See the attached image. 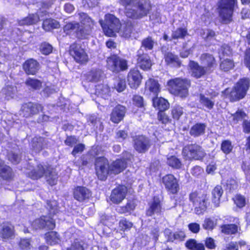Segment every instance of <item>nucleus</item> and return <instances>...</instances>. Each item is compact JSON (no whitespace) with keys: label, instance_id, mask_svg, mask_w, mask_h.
<instances>
[{"label":"nucleus","instance_id":"nucleus-10","mask_svg":"<svg viewBox=\"0 0 250 250\" xmlns=\"http://www.w3.org/2000/svg\"><path fill=\"white\" fill-rule=\"evenodd\" d=\"M69 53L75 61L80 63H85L88 61V56L81 45L78 43H73L70 46Z\"/></svg>","mask_w":250,"mask_h":250},{"label":"nucleus","instance_id":"nucleus-42","mask_svg":"<svg viewBox=\"0 0 250 250\" xmlns=\"http://www.w3.org/2000/svg\"><path fill=\"white\" fill-rule=\"evenodd\" d=\"M39 21V17L35 14H29L27 17H25L19 21V24L20 25H29L36 23Z\"/></svg>","mask_w":250,"mask_h":250},{"label":"nucleus","instance_id":"nucleus-3","mask_svg":"<svg viewBox=\"0 0 250 250\" xmlns=\"http://www.w3.org/2000/svg\"><path fill=\"white\" fill-rule=\"evenodd\" d=\"M167 85L172 93L181 98H185L188 95V88L190 85V82L187 79L176 78L169 80Z\"/></svg>","mask_w":250,"mask_h":250},{"label":"nucleus","instance_id":"nucleus-43","mask_svg":"<svg viewBox=\"0 0 250 250\" xmlns=\"http://www.w3.org/2000/svg\"><path fill=\"white\" fill-rule=\"evenodd\" d=\"M223 192L222 188L220 186H217L214 188L212 191V202L216 207L219 206L220 204V199Z\"/></svg>","mask_w":250,"mask_h":250},{"label":"nucleus","instance_id":"nucleus-53","mask_svg":"<svg viewBox=\"0 0 250 250\" xmlns=\"http://www.w3.org/2000/svg\"><path fill=\"white\" fill-rule=\"evenodd\" d=\"M233 199L235 204L239 208H242L246 205V198L243 195L237 194Z\"/></svg>","mask_w":250,"mask_h":250},{"label":"nucleus","instance_id":"nucleus-14","mask_svg":"<svg viewBox=\"0 0 250 250\" xmlns=\"http://www.w3.org/2000/svg\"><path fill=\"white\" fill-rule=\"evenodd\" d=\"M32 226L35 229H53L55 227V222L52 218L43 216L36 219L32 223Z\"/></svg>","mask_w":250,"mask_h":250},{"label":"nucleus","instance_id":"nucleus-59","mask_svg":"<svg viewBox=\"0 0 250 250\" xmlns=\"http://www.w3.org/2000/svg\"><path fill=\"white\" fill-rule=\"evenodd\" d=\"M233 121L236 124L246 117V114L242 110H238L235 113L232 114Z\"/></svg>","mask_w":250,"mask_h":250},{"label":"nucleus","instance_id":"nucleus-36","mask_svg":"<svg viewBox=\"0 0 250 250\" xmlns=\"http://www.w3.org/2000/svg\"><path fill=\"white\" fill-rule=\"evenodd\" d=\"M153 105L159 112L164 111L168 108L169 104L167 100L162 98L154 97L152 98Z\"/></svg>","mask_w":250,"mask_h":250},{"label":"nucleus","instance_id":"nucleus-55","mask_svg":"<svg viewBox=\"0 0 250 250\" xmlns=\"http://www.w3.org/2000/svg\"><path fill=\"white\" fill-rule=\"evenodd\" d=\"M231 54V51L230 47L227 45H223L220 51V60H224L225 57L229 56Z\"/></svg>","mask_w":250,"mask_h":250},{"label":"nucleus","instance_id":"nucleus-13","mask_svg":"<svg viewBox=\"0 0 250 250\" xmlns=\"http://www.w3.org/2000/svg\"><path fill=\"white\" fill-rule=\"evenodd\" d=\"M42 110V106L41 104L29 102L22 105L20 114L23 117L28 118L37 114Z\"/></svg>","mask_w":250,"mask_h":250},{"label":"nucleus","instance_id":"nucleus-52","mask_svg":"<svg viewBox=\"0 0 250 250\" xmlns=\"http://www.w3.org/2000/svg\"><path fill=\"white\" fill-rule=\"evenodd\" d=\"M233 149V146L230 141L225 140L222 143L221 150L226 154L230 153Z\"/></svg>","mask_w":250,"mask_h":250},{"label":"nucleus","instance_id":"nucleus-45","mask_svg":"<svg viewBox=\"0 0 250 250\" xmlns=\"http://www.w3.org/2000/svg\"><path fill=\"white\" fill-rule=\"evenodd\" d=\"M59 27V23L54 19H46L43 21L42 27L46 31H49L52 29L58 28Z\"/></svg>","mask_w":250,"mask_h":250},{"label":"nucleus","instance_id":"nucleus-24","mask_svg":"<svg viewBox=\"0 0 250 250\" xmlns=\"http://www.w3.org/2000/svg\"><path fill=\"white\" fill-rule=\"evenodd\" d=\"M162 205L158 198L154 197L153 201L149 204L148 208L146 211V215L152 216L160 215L162 212Z\"/></svg>","mask_w":250,"mask_h":250},{"label":"nucleus","instance_id":"nucleus-22","mask_svg":"<svg viewBox=\"0 0 250 250\" xmlns=\"http://www.w3.org/2000/svg\"><path fill=\"white\" fill-rule=\"evenodd\" d=\"M91 195L90 191L84 187H77L74 189V198L79 202L88 199Z\"/></svg>","mask_w":250,"mask_h":250},{"label":"nucleus","instance_id":"nucleus-33","mask_svg":"<svg viewBox=\"0 0 250 250\" xmlns=\"http://www.w3.org/2000/svg\"><path fill=\"white\" fill-rule=\"evenodd\" d=\"M14 228L6 223L0 225V236L3 239L11 238L14 235Z\"/></svg>","mask_w":250,"mask_h":250},{"label":"nucleus","instance_id":"nucleus-40","mask_svg":"<svg viewBox=\"0 0 250 250\" xmlns=\"http://www.w3.org/2000/svg\"><path fill=\"white\" fill-rule=\"evenodd\" d=\"M185 246L187 248L190 250H205V248L203 244L198 243L194 239H190L187 241L185 243Z\"/></svg>","mask_w":250,"mask_h":250},{"label":"nucleus","instance_id":"nucleus-39","mask_svg":"<svg viewBox=\"0 0 250 250\" xmlns=\"http://www.w3.org/2000/svg\"><path fill=\"white\" fill-rule=\"evenodd\" d=\"M156 44V41L152 37L148 36L142 40L140 49L143 48L146 51L152 50Z\"/></svg>","mask_w":250,"mask_h":250},{"label":"nucleus","instance_id":"nucleus-26","mask_svg":"<svg viewBox=\"0 0 250 250\" xmlns=\"http://www.w3.org/2000/svg\"><path fill=\"white\" fill-rule=\"evenodd\" d=\"M48 139L41 137H35L32 140V149L36 152H39L45 147L48 146Z\"/></svg>","mask_w":250,"mask_h":250},{"label":"nucleus","instance_id":"nucleus-27","mask_svg":"<svg viewBox=\"0 0 250 250\" xmlns=\"http://www.w3.org/2000/svg\"><path fill=\"white\" fill-rule=\"evenodd\" d=\"M200 60L201 64L205 65L204 67L208 72L216 65L214 57L209 53L202 54L200 57Z\"/></svg>","mask_w":250,"mask_h":250},{"label":"nucleus","instance_id":"nucleus-47","mask_svg":"<svg viewBox=\"0 0 250 250\" xmlns=\"http://www.w3.org/2000/svg\"><path fill=\"white\" fill-rule=\"evenodd\" d=\"M188 31L185 28H178L173 31L171 35L172 39H184L188 35Z\"/></svg>","mask_w":250,"mask_h":250},{"label":"nucleus","instance_id":"nucleus-20","mask_svg":"<svg viewBox=\"0 0 250 250\" xmlns=\"http://www.w3.org/2000/svg\"><path fill=\"white\" fill-rule=\"evenodd\" d=\"M142 79V76L137 69L131 70L128 74V83L132 88H137L140 84Z\"/></svg>","mask_w":250,"mask_h":250},{"label":"nucleus","instance_id":"nucleus-8","mask_svg":"<svg viewBox=\"0 0 250 250\" xmlns=\"http://www.w3.org/2000/svg\"><path fill=\"white\" fill-rule=\"evenodd\" d=\"M182 153L183 156L188 160H201L206 155L202 147L196 144L186 146L183 149Z\"/></svg>","mask_w":250,"mask_h":250},{"label":"nucleus","instance_id":"nucleus-25","mask_svg":"<svg viewBox=\"0 0 250 250\" xmlns=\"http://www.w3.org/2000/svg\"><path fill=\"white\" fill-rule=\"evenodd\" d=\"M127 162L125 159H117L109 166L112 174H118L123 171L127 166Z\"/></svg>","mask_w":250,"mask_h":250},{"label":"nucleus","instance_id":"nucleus-64","mask_svg":"<svg viewBox=\"0 0 250 250\" xmlns=\"http://www.w3.org/2000/svg\"><path fill=\"white\" fill-rule=\"evenodd\" d=\"M205 244L206 247L210 250L215 249L216 247L215 240L211 237H207L205 239Z\"/></svg>","mask_w":250,"mask_h":250},{"label":"nucleus","instance_id":"nucleus-29","mask_svg":"<svg viewBox=\"0 0 250 250\" xmlns=\"http://www.w3.org/2000/svg\"><path fill=\"white\" fill-rule=\"evenodd\" d=\"M221 232L226 235H234L241 230L239 223L236 224H224L220 226Z\"/></svg>","mask_w":250,"mask_h":250},{"label":"nucleus","instance_id":"nucleus-49","mask_svg":"<svg viewBox=\"0 0 250 250\" xmlns=\"http://www.w3.org/2000/svg\"><path fill=\"white\" fill-rule=\"evenodd\" d=\"M80 28L79 23L76 22H69L67 23L63 27V30L67 34H69L72 31H76L77 34L78 31Z\"/></svg>","mask_w":250,"mask_h":250},{"label":"nucleus","instance_id":"nucleus-19","mask_svg":"<svg viewBox=\"0 0 250 250\" xmlns=\"http://www.w3.org/2000/svg\"><path fill=\"white\" fill-rule=\"evenodd\" d=\"M125 106L119 104L116 106L110 114V120L114 123L118 124L123 120L125 113Z\"/></svg>","mask_w":250,"mask_h":250},{"label":"nucleus","instance_id":"nucleus-57","mask_svg":"<svg viewBox=\"0 0 250 250\" xmlns=\"http://www.w3.org/2000/svg\"><path fill=\"white\" fill-rule=\"evenodd\" d=\"M46 208L51 215L55 214L58 211L57 202L55 201H47Z\"/></svg>","mask_w":250,"mask_h":250},{"label":"nucleus","instance_id":"nucleus-1","mask_svg":"<svg viewBox=\"0 0 250 250\" xmlns=\"http://www.w3.org/2000/svg\"><path fill=\"white\" fill-rule=\"evenodd\" d=\"M119 3L125 7L126 16L133 20L147 16L151 10L149 0H119Z\"/></svg>","mask_w":250,"mask_h":250},{"label":"nucleus","instance_id":"nucleus-50","mask_svg":"<svg viewBox=\"0 0 250 250\" xmlns=\"http://www.w3.org/2000/svg\"><path fill=\"white\" fill-rule=\"evenodd\" d=\"M234 66V63L233 61L228 58L224 59L221 61L220 67L221 69L224 71H228L232 69Z\"/></svg>","mask_w":250,"mask_h":250},{"label":"nucleus","instance_id":"nucleus-41","mask_svg":"<svg viewBox=\"0 0 250 250\" xmlns=\"http://www.w3.org/2000/svg\"><path fill=\"white\" fill-rule=\"evenodd\" d=\"M0 176L3 179L10 180L13 179L14 173L10 167L3 166L0 167Z\"/></svg>","mask_w":250,"mask_h":250},{"label":"nucleus","instance_id":"nucleus-54","mask_svg":"<svg viewBox=\"0 0 250 250\" xmlns=\"http://www.w3.org/2000/svg\"><path fill=\"white\" fill-rule=\"evenodd\" d=\"M53 47L49 43L44 42L42 43L40 47L41 53L44 55H48L52 51Z\"/></svg>","mask_w":250,"mask_h":250},{"label":"nucleus","instance_id":"nucleus-32","mask_svg":"<svg viewBox=\"0 0 250 250\" xmlns=\"http://www.w3.org/2000/svg\"><path fill=\"white\" fill-rule=\"evenodd\" d=\"M133 30V25L131 21H128L121 25L118 32L120 36L125 38H129Z\"/></svg>","mask_w":250,"mask_h":250},{"label":"nucleus","instance_id":"nucleus-16","mask_svg":"<svg viewBox=\"0 0 250 250\" xmlns=\"http://www.w3.org/2000/svg\"><path fill=\"white\" fill-rule=\"evenodd\" d=\"M137 64L144 70H149L152 66V61L147 53H144L143 49H140L137 51Z\"/></svg>","mask_w":250,"mask_h":250},{"label":"nucleus","instance_id":"nucleus-30","mask_svg":"<svg viewBox=\"0 0 250 250\" xmlns=\"http://www.w3.org/2000/svg\"><path fill=\"white\" fill-rule=\"evenodd\" d=\"M103 73L100 69L93 68L84 75L85 79L87 82H98L103 78Z\"/></svg>","mask_w":250,"mask_h":250},{"label":"nucleus","instance_id":"nucleus-61","mask_svg":"<svg viewBox=\"0 0 250 250\" xmlns=\"http://www.w3.org/2000/svg\"><path fill=\"white\" fill-rule=\"evenodd\" d=\"M115 88L118 92H122L126 87V83L125 79L119 78L114 85Z\"/></svg>","mask_w":250,"mask_h":250},{"label":"nucleus","instance_id":"nucleus-56","mask_svg":"<svg viewBox=\"0 0 250 250\" xmlns=\"http://www.w3.org/2000/svg\"><path fill=\"white\" fill-rule=\"evenodd\" d=\"M183 113V108L179 105L174 106L171 110V114L173 118L177 120H179Z\"/></svg>","mask_w":250,"mask_h":250},{"label":"nucleus","instance_id":"nucleus-11","mask_svg":"<svg viewBox=\"0 0 250 250\" xmlns=\"http://www.w3.org/2000/svg\"><path fill=\"white\" fill-rule=\"evenodd\" d=\"M151 146V140L145 136L139 135L135 136L133 139L134 148L139 153H145Z\"/></svg>","mask_w":250,"mask_h":250},{"label":"nucleus","instance_id":"nucleus-46","mask_svg":"<svg viewBox=\"0 0 250 250\" xmlns=\"http://www.w3.org/2000/svg\"><path fill=\"white\" fill-rule=\"evenodd\" d=\"M45 239L48 244L55 245L60 241L58 233L55 231H51L45 234Z\"/></svg>","mask_w":250,"mask_h":250},{"label":"nucleus","instance_id":"nucleus-44","mask_svg":"<svg viewBox=\"0 0 250 250\" xmlns=\"http://www.w3.org/2000/svg\"><path fill=\"white\" fill-rule=\"evenodd\" d=\"M24 83L27 87L33 90H39L42 85V83L41 81L31 78H28Z\"/></svg>","mask_w":250,"mask_h":250},{"label":"nucleus","instance_id":"nucleus-28","mask_svg":"<svg viewBox=\"0 0 250 250\" xmlns=\"http://www.w3.org/2000/svg\"><path fill=\"white\" fill-rule=\"evenodd\" d=\"M164 46L162 47V51L164 53L165 60L167 64L173 66L180 67L181 63L178 56L170 52L164 51Z\"/></svg>","mask_w":250,"mask_h":250},{"label":"nucleus","instance_id":"nucleus-60","mask_svg":"<svg viewBox=\"0 0 250 250\" xmlns=\"http://www.w3.org/2000/svg\"><path fill=\"white\" fill-rule=\"evenodd\" d=\"M17 91L15 87L7 85L2 89V92L8 97L12 98Z\"/></svg>","mask_w":250,"mask_h":250},{"label":"nucleus","instance_id":"nucleus-21","mask_svg":"<svg viewBox=\"0 0 250 250\" xmlns=\"http://www.w3.org/2000/svg\"><path fill=\"white\" fill-rule=\"evenodd\" d=\"M160 91V84L157 80L150 78L146 82L145 93L146 94L156 97Z\"/></svg>","mask_w":250,"mask_h":250},{"label":"nucleus","instance_id":"nucleus-62","mask_svg":"<svg viewBox=\"0 0 250 250\" xmlns=\"http://www.w3.org/2000/svg\"><path fill=\"white\" fill-rule=\"evenodd\" d=\"M203 227L205 229L212 230L214 228L215 224L210 218H206L203 224Z\"/></svg>","mask_w":250,"mask_h":250},{"label":"nucleus","instance_id":"nucleus-37","mask_svg":"<svg viewBox=\"0 0 250 250\" xmlns=\"http://www.w3.org/2000/svg\"><path fill=\"white\" fill-rule=\"evenodd\" d=\"M45 177L47 183L51 185L57 184L58 176L55 170L51 167H46Z\"/></svg>","mask_w":250,"mask_h":250},{"label":"nucleus","instance_id":"nucleus-58","mask_svg":"<svg viewBox=\"0 0 250 250\" xmlns=\"http://www.w3.org/2000/svg\"><path fill=\"white\" fill-rule=\"evenodd\" d=\"M66 250H84L83 243L80 240L76 239Z\"/></svg>","mask_w":250,"mask_h":250},{"label":"nucleus","instance_id":"nucleus-18","mask_svg":"<svg viewBox=\"0 0 250 250\" xmlns=\"http://www.w3.org/2000/svg\"><path fill=\"white\" fill-rule=\"evenodd\" d=\"M188 66L191 75L196 79L202 77L208 72L204 66L200 65L198 63L193 61L189 62Z\"/></svg>","mask_w":250,"mask_h":250},{"label":"nucleus","instance_id":"nucleus-23","mask_svg":"<svg viewBox=\"0 0 250 250\" xmlns=\"http://www.w3.org/2000/svg\"><path fill=\"white\" fill-rule=\"evenodd\" d=\"M23 69L27 75H35L39 69L40 64L33 59L26 61L23 64Z\"/></svg>","mask_w":250,"mask_h":250},{"label":"nucleus","instance_id":"nucleus-63","mask_svg":"<svg viewBox=\"0 0 250 250\" xmlns=\"http://www.w3.org/2000/svg\"><path fill=\"white\" fill-rule=\"evenodd\" d=\"M132 227V223L126 219H122L119 222V227L121 230H125Z\"/></svg>","mask_w":250,"mask_h":250},{"label":"nucleus","instance_id":"nucleus-4","mask_svg":"<svg viewBox=\"0 0 250 250\" xmlns=\"http://www.w3.org/2000/svg\"><path fill=\"white\" fill-rule=\"evenodd\" d=\"M237 3V0H219V12L222 23H228L232 21L234 7Z\"/></svg>","mask_w":250,"mask_h":250},{"label":"nucleus","instance_id":"nucleus-17","mask_svg":"<svg viewBox=\"0 0 250 250\" xmlns=\"http://www.w3.org/2000/svg\"><path fill=\"white\" fill-rule=\"evenodd\" d=\"M127 188L124 186H120L115 188L110 195L111 201L115 204H119L125 197Z\"/></svg>","mask_w":250,"mask_h":250},{"label":"nucleus","instance_id":"nucleus-12","mask_svg":"<svg viewBox=\"0 0 250 250\" xmlns=\"http://www.w3.org/2000/svg\"><path fill=\"white\" fill-rule=\"evenodd\" d=\"M107 65L109 69L113 72L125 70L127 68V62L125 60L116 56H111L107 59Z\"/></svg>","mask_w":250,"mask_h":250},{"label":"nucleus","instance_id":"nucleus-34","mask_svg":"<svg viewBox=\"0 0 250 250\" xmlns=\"http://www.w3.org/2000/svg\"><path fill=\"white\" fill-rule=\"evenodd\" d=\"M110 88L107 84H101L95 86L94 94L103 99H108L110 96Z\"/></svg>","mask_w":250,"mask_h":250},{"label":"nucleus","instance_id":"nucleus-31","mask_svg":"<svg viewBox=\"0 0 250 250\" xmlns=\"http://www.w3.org/2000/svg\"><path fill=\"white\" fill-rule=\"evenodd\" d=\"M207 125L204 123H198L193 125L189 130V134L193 137H198L204 135Z\"/></svg>","mask_w":250,"mask_h":250},{"label":"nucleus","instance_id":"nucleus-5","mask_svg":"<svg viewBox=\"0 0 250 250\" xmlns=\"http://www.w3.org/2000/svg\"><path fill=\"white\" fill-rule=\"evenodd\" d=\"M189 200L195 207V211L196 214L202 213L207 208L208 197L204 192L193 191L189 194Z\"/></svg>","mask_w":250,"mask_h":250},{"label":"nucleus","instance_id":"nucleus-35","mask_svg":"<svg viewBox=\"0 0 250 250\" xmlns=\"http://www.w3.org/2000/svg\"><path fill=\"white\" fill-rule=\"evenodd\" d=\"M47 167L38 165L35 168L28 173V176L33 179H38L45 176Z\"/></svg>","mask_w":250,"mask_h":250},{"label":"nucleus","instance_id":"nucleus-6","mask_svg":"<svg viewBox=\"0 0 250 250\" xmlns=\"http://www.w3.org/2000/svg\"><path fill=\"white\" fill-rule=\"evenodd\" d=\"M100 22L105 34L109 37L114 36L121 25L118 19L109 14L105 15L104 23L101 21Z\"/></svg>","mask_w":250,"mask_h":250},{"label":"nucleus","instance_id":"nucleus-7","mask_svg":"<svg viewBox=\"0 0 250 250\" xmlns=\"http://www.w3.org/2000/svg\"><path fill=\"white\" fill-rule=\"evenodd\" d=\"M79 20L82 25L78 31L77 36L81 39L85 38L91 34L95 25V22L85 13H79Z\"/></svg>","mask_w":250,"mask_h":250},{"label":"nucleus","instance_id":"nucleus-15","mask_svg":"<svg viewBox=\"0 0 250 250\" xmlns=\"http://www.w3.org/2000/svg\"><path fill=\"white\" fill-rule=\"evenodd\" d=\"M166 188L171 193L176 194L179 190V186L176 178L172 174H167L162 178Z\"/></svg>","mask_w":250,"mask_h":250},{"label":"nucleus","instance_id":"nucleus-38","mask_svg":"<svg viewBox=\"0 0 250 250\" xmlns=\"http://www.w3.org/2000/svg\"><path fill=\"white\" fill-rule=\"evenodd\" d=\"M136 207V204L133 200H128L125 206H119L116 208L117 211L121 214L129 213L133 211Z\"/></svg>","mask_w":250,"mask_h":250},{"label":"nucleus","instance_id":"nucleus-9","mask_svg":"<svg viewBox=\"0 0 250 250\" xmlns=\"http://www.w3.org/2000/svg\"><path fill=\"white\" fill-rule=\"evenodd\" d=\"M95 168L98 178L101 180H105L108 175L112 174L108 161L104 158L97 159Z\"/></svg>","mask_w":250,"mask_h":250},{"label":"nucleus","instance_id":"nucleus-51","mask_svg":"<svg viewBox=\"0 0 250 250\" xmlns=\"http://www.w3.org/2000/svg\"><path fill=\"white\" fill-rule=\"evenodd\" d=\"M167 163L169 166L175 168H179L182 165L180 160L174 156H172L168 158Z\"/></svg>","mask_w":250,"mask_h":250},{"label":"nucleus","instance_id":"nucleus-2","mask_svg":"<svg viewBox=\"0 0 250 250\" xmlns=\"http://www.w3.org/2000/svg\"><path fill=\"white\" fill-rule=\"evenodd\" d=\"M250 85V80L244 78L240 79L230 91L226 89L224 93L228 95L229 98L231 101H235L242 99L246 95Z\"/></svg>","mask_w":250,"mask_h":250},{"label":"nucleus","instance_id":"nucleus-48","mask_svg":"<svg viewBox=\"0 0 250 250\" xmlns=\"http://www.w3.org/2000/svg\"><path fill=\"white\" fill-rule=\"evenodd\" d=\"M199 101L204 106L209 109L213 108L214 105V102L211 99L206 97L204 95L200 94L199 95Z\"/></svg>","mask_w":250,"mask_h":250}]
</instances>
